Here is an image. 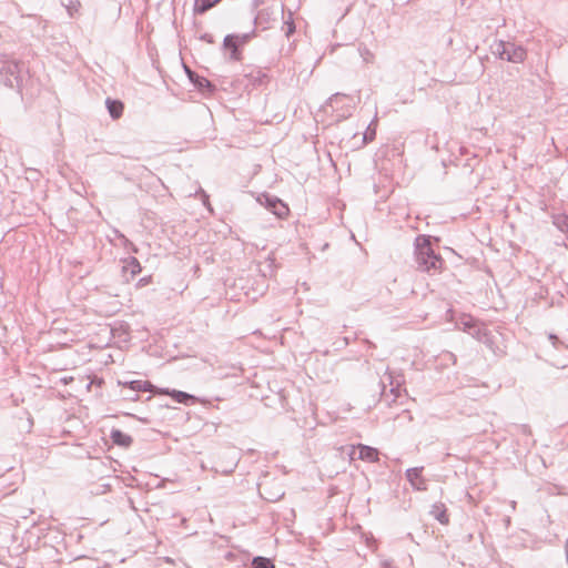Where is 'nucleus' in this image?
<instances>
[{"label":"nucleus","instance_id":"33","mask_svg":"<svg viewBox=\"0 0 568 568\" xmlns=\"http://www.w3.org/2000/svg\"><path fill=\"white\" fill-rule=\"evenodd\" d=\"M383 568H393L389 564H385Z\"/></svg>","mask_w":568,"mask_h":568},{"label":"nucleus","instance_id":"31","mask_svg":"<svg viewBox=\"0 0 568 568\" xmlns=\"http://www.w3.org/2000/svg\"><path fill=\"white\" fill-rule=\"evenodd\" d=\"M204 204H206L207 195L203 192Z\"/></svg>","mask_w":568,"mask_h":568},{"label":"nucleus","instance_id":"22","mask_svg":"<svg viewBox=\"0 0 568 568\" xmlns=\"http://www.w3.org/2000/svg\"><path fill=\"white\" fill-rule=\"evenodd\" d=\"M358 52L365 63L374 62L375 55L366 45L361 44L358 47Z\"/></svg>","mask_w":568,"mask_h":568},{"label":"nucleus","instance_id":"17","mask_svg":"<svg viewBox=\"0 0 568 568\" xmlns=\"http://www.w3.org/2000/svg\"><path fill=\"white\" fill-rule=\"evenodd\" d=\"M220 0H195L194 12L202 14L215 6Z\"/></svg>","mask_w":568,"mask_h":568},{"label":"nucleus","instance_id":"12","mask_svg":"<svg viewBox=\"0 0 568 568\" xmlns=\"http://www.w3.org/2000/svg\"><path fill=\"white\" fill-rule=\"evenodd\" d=\"M111 439L115 445L128 447L132 443V438L130 435L121 432L120 429H113L111 432Z\"/></svg>","mask_w":568,"mask_h":568},{"label":"nucleus","instance_id":"8","mask_svg":"<svg viewBox=\"0 0 568 568\" xmlns=\"http://www.w3.org/2000/svg\"><path fill=\"white\" fill-rule=\"evenodd\" d=\"M358 450V458L369 463L378 460V450L371 446L359 444L357 447H353V450Z\"/></svg>","mask_w":568,"mask_h":568},{"label":"nucleus","instance_id":"24","mask_svg":"<svg viewBox=\"0 0 568 568\" xmlns=\"http://www.w3.org/2000/svg\"><path fill=\"white\" fill-rule=\"evenodd\" d=\"M64 7L69 13L70 17H73L75 13L79 12L81 8V3L79 0H68L67 3H64Z\"/></svg>","mask_w":568,"mask_h":568},{"label":"nucleus","instance_id":"13","mask_svg":"<svg viewBox=\"0 0 568 568\" xmlns=\"http://www.w3.org/2000/svg\"><path fill=\"white\" fill-rule=\"evenodd\" d=\"M106 109L112 119H119L123 113V103L119 100L106 99Z\"/></svg>","mask_w":568,"mask_h":568},{"label":"nucleus","instance_id":"16","mask_svg":"<svg viewBox=\"0 0 568 568\" xmlns=\"http://www.w3.org/2000/svg\"><path fill=\"white\" fill-rule=\"evenodd\" d=\"M185 71L190 78V80L192 82L195 83V85H197L200 89H204V88H207V89H211L212 88V84L211 82L205 79V78H202V77H199L197 74H195L194 72H192L189 68L185 67Z\"/></svg>","mask_w":568,"mask_h":568},{"label":"nucleus","instance_id":"23","mask_svg":"<svg viewBox=\"0 0 568 568\" xmlns=\"http://www.w3.org/2000/svg\"><path fill=\"white\" fill-rule=\"evenodd\" d=\"M253 568H274L273 562L268 558L256 557L253 559Z\"/></svg>","mask_w":568,"mask_h":568},{"label":"nucleus","instance_id":"2","mask_svg":"<svg viewBox=\"0 0 568 568\" xmlns=\"http://www.w3.org/2000/svg\"><path fill=\"white\" fill-rule=\"evenodd\" d=\"M327 106L337 113V119H347L356 108V101L352 97L335 93L327 100Z\"/></svg>","mask_w":568,"mask_h":568},{"label":"nucleus","instance_id":"5","mask_svg":"<svg viewBox=\"0 0 568 568\" xmlns=\"http://www.w3.org/2000/svg\"><path fill=\"white\" fill-rule=\"evenodd\" d=\"M526 50L521 45L507 42L506 61L521 63L526 59Z\"/></svg>","mask_w":568,"mask_h":568},{"label":"nucleus","instance_id":"29","mask_svg":"<svg viewBox=\"0 0 568 568\" xmlns=\"http://www.w3.org/2000/svg\"><path fill=\"white\" fill-rule=\"evenodd\" d=\"M149 282V278L143 277L139 281V285H145Z\"/></svg>","mask_w":568,"mask_h":568},{"label":"nucleus","instance_id":"26","mask_svg":"<svg viewBox=\"0 0 568 568\" xmlns=\"http://www.w3.org/2000/svg\"><path fill=\"white\" fill-rule=\"evenodd\" d=\"M115 233H116V236L121 240L124 248H126L128 251H131L133 253L138 252V248L129 239H126L123 234L119 233L118 231Z\"/></svg>","mask_w":568,"mask_h":568},{"label":"nucleus","instance_id":"14","mask_svg":"<svg viewBox=\"0 0 568 568\" xmlns=\"http://www.w3.org/2000/svg\"><path fill=\"white\" fill-rule=\"evenodd\" d=\"M430 515L436 518L440 524L448 523L446 507L443 503H436L432 506Z\"/></svg>","mask_w":568,"mask_h":568},{"label":"nucleus","instance_id":"4","mask_svg":"<svg viewBox=\"0 0 568 568\" xmlns=\"http://www.w3.org/2000/svg\"><path fill=\"white\" fill-rule=\"evenodd\" d=\"M423 467L408 468L406 478L415 490H426L425 479L422 476Z\"/></svg>","mask_w":568,"mask_h":568},{"label":"nucleus","instance_id":"20","mask_svg":"<svg viewBox=\"0 0 568 568\" xmlns=\"http://www.w3.org/2000/svg\"><path fill=\"white\" fill-rule=\"evenodd\" d=\"M552 223L562 232H568V216L558 214L552 217Z\"/></svg>","mask_w":568,"mask_h":568},{"label":"nucleus","instance_id":"25","mask_svg":"<svg viewBox=\"0 0 568 568\" xmlns=\"http://www.w3.org/2000/svg\"><path fill=\"white\" fill-rule=\"evenodd\" d=\"M375 123H376V119H374L372 121V123L367 126V129L363 135V141L365 143L371 142L375 139V135H376Z\"/></svg>","mask_w":568,"mask_h":568},{"label":"nucleus","instance_id":"18","mask_svg":"<svg viewBox=\"0 0 568 568\" xmlns=\"http://www.w3.org/2000/svg\"><path fill=\"white\" fill-rule=\"evenodd\" d=\"M506 48H507V42H505L503 40L495 41L490 47L493 54H495L496 57H498L501 60H506Z\"/></svg>","mask_w":568,"mask_h":568},{"label":"nucleus","instance_id":"32","mask_svg":"<svg viewBox=\"0 0 568 568\" xmlns=\"http://www.w3.org/2000/svg\"><path fill=\"white\" fill-rule=\"evenodd\" d=\"M510 507H511L513 509H515V507H516V501H511Z\"/></svg>","mask_w":568,"mask_h":568},{"label":"nucleus","instance_id":"11","mask_svg":"<svg viewBox=\"0 0 568 568\" xmlns=\"http://www.w3.org/2000/svg\"><path fill=\"white\" fill-rule=\"evenodd\" d=\"M123 263V272L130 273L131 277H134L142 271L140 262L133 256L124 260Z\"/></svg>","mask_w":568,"mask_h":568},{"label":"nucleus","instance_id":"19","mask_svg":"<svg viewBox=\"0 0 568 568\" xmlns=\"http://www.w3.org/2000/svg\"><path fill=\"white\" fill-rule=\"evenodd\" d=\"M476 320L469 315H463L458 321V327L464 332L471 331L473 326L476 324Z\"/></svg>","mask_w":568,"mask_h":568},{"label":"nucleus","instance_id":"3","mask_svg":"<svg viewBox=\"0 0 568 568\" xmlns=\"http://www.w3.org/2000/svg\"><path fill=\"white\" fill-rule=\"evenodd\" d=\"M21 68L16 60H4L0 68V81L8 88L19 87Z\"/></svg>","mask_w":568,"mask_h":568},{"label":"nucleus","instance_id":"28","mask_svg":"<svg viewBox=\"0 0 568 568\" xmlns=\"http://www.w3.org/2000/svg\"><path fill=\"white\" fill-rule=\"evenodd\" d=\"M201 39L207 43H214V38L210 33H204Z\"/></svg>","mask_w":568,"mask_h":568},{"label":"nucleus","instance_id":"7","mask_svg":"<svg viewBox=\"0 0 568 568\" xmlns=\"http://www.w3.org/2000/svg\"><path fill=\"white\" fill-rule=\"evenodd\" d=\"M240 37L234 34H229L223 40V49L226 52H230V58L232 60H239L240 53L237 51V43H239Z\"/></svg>","mask_w":568,"mask_h":568},{"label":"nucleus","instance_id":"21","mask_svg":"<svg viewBox=\"0 0 568 568\" xmlns=\"http://www.w3.org/2000/svg\"><path fill=\"white\" fill-rule=\"evenodd\" d=\"M165 394L171 395L178 403H182V404H186L190 399L193 398L192 395L181 392V390L165 392Z\"/></svg>","mask_w":568,"mask_h":568},{"label":"nucleus","instance_id":"10","mask_svg":"<svg viewBox=\"0 0 568 568\" xmlns=\"http://www.w3.org/2000/svg\"><path fill=\"white\" fill-rule=\"evenodd\" d=\"M386 378L389 382L390 393L394 395V398L400 396L402 384L404 383L403 376H394L393 373H386Z\"/></svg>","mask_w":568,"mask_h":568},{"label":"nucleus","instance_id":"6","mask_svg":"<svg viewBox=\"0 0 568 568\" xmlns=\"http://www.w3.org/2000/svg\"><path fill=\"white\" fill-rule=\"evenodd\" d=\"M266 207L276 216L284 217L288 213V207L277 197L265 196Z\"/></svg>","mask_w":568,"mask_h":568},{"label":"nucleus","instance_id":"27","mask_svg":"<svg viewBox=\"0 0 568 568\" xmlns=\"http://www.w3.org/2000/svg\"><path fill=\"white\" fill-rule=\"evenodd\" d=\"M284 27H285V34L286 37L288 38L291 34L294 33L295 31V24H294V21L292 20V14L290 13V17H288V20H285L284 21Z\"/></svg>","mask_w":568,"mask_h":568},{"label":"nucleus","instance_id":"9","mask_svg":"<svg viewBox=\"0 0 568 568\" xmlns=\"http://www.w3.org/2000/svg\"><path fill=\"white\" fill-rule=\"evenodd\" d=\"M468 334L484 344L490 343L489 333L487 328L483 324H479L478 322H476L475 326H473L471 331H469Z\"/></svg>","mask_w":568,"mask_h":568},{"label":"nucleus","instance_id":"1","mask_svg":"<svg viewBox=\"0 0 568 568\" xmlns=\"http://www.w3.org/2000/svg\"><path fill=\"white\" fill-rule=\"evenodd\" d=\"M415 257L418 268L427 273L440 272L444 264L443 258L432 248L429 237L425 235H419L415 240Z\"/></svg>","mask_w":568,"mask_h":568},{"label":"nucleus","instance_id":"30","mask_svg":"<svg viewBox=\"0 0 568 568\" xmlns=\"http://www.w3.org/2000/svg\"><path fill=\"white\" fill-rule=\"evenodd\" d=\"M549 338H550L551 341H554V342H555V341H557V337H556L555 335H551V334L549 335Z\"/></svg>","mask_w":568,"mask_h":568},{"label":"nucleus","instance_id":"15","mask_svg":"<svg viewBox=\"0 0 568 568\" xmlns=\"http://www.w3.org/2000/svg\"><path fill=\"white\" fill-rule=\"evenodd\" d=\"M124 386H128L130 389L134 392H149L152 389V384L144 381H131L123 383Z\"/></svg>","mask_w":568,"mask_h":568},{"label":"nucleus","instance_id":"34","mask_svg":"<svg viewBox=\"0 0 568 568\" xmlns=\"http://www.w3.org/2000/svg\"><path fill=\"white\" fill-rule=\"evenodd\" d=\"M267 262H268V266H271L273 263V260L268 258Z\"/></svg>","mask_w":568,"mask_h":568}]
</instances>
